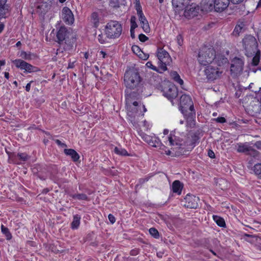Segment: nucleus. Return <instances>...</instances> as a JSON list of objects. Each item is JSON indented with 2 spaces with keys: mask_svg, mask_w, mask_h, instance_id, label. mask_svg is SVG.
<instances>
[{
  "mask_svg": "<svg viewBox=\"0 0 261 261\" xmlns=\"http://www.w3.org/2000/svg\"><path fill=\"white\" fill-rule=\"evenodd\" d=\"M135 94V92H133L125 96L126 108L128 119L134 125L138 123L139 118H143L144 113L147 111L144 105H142L140 102L135 100L134 98Z\"/></svg>",
  "mask_w": 261,
  "mask_h": 261,
  "instance_id": "1",
  "label": "nucleus"
},
{
  "mask_svg": "<svg viewBox=\"0 0 261 261\" xmlns=\"http://www.w3.org/2000/svg\"><path fill=\"white\" fill-rule=\"evenodd\" d=\"M198 61L200 64L203 66L216 63L219 66H221L228 63L227 58L220 55L216 56L214 49L208 46H204L200 48Z\"/></svg>",
  "mask_w": 261,
  "mask_h": 261,
  "instance_id": "2",
  "label": "nucleus"
},
{
  "mask_svg": "<svg viewBox=\"0 0 261 261\" xmlns=\"http://www.w3.org/2000/svg\"><path fill=\"white\" fill-rule=\"evenodd\" d=\"M175 131L171 132L168 137L169 145L174 147L175 148H184L185 147H182V146H189V148H193L199 139L197 135L190 133L188 135L187 140L185 142V144H184L182 143V140L175 135Z\"/></svg>",
  "mask_w": 261,
  "mask_h": 261,
  "instance_id": "3",
  "label": "nucleus"
},
{
  "mask_svg": "<svg viewBox=\"0 0 261 261\" xmlns=\"http://www.w3.org/2000/svg\"><path fill=\"white\" fill-rule=\"evenodd\" d=\"M124 81L127 88L138 91L141 88V77L139 73L134 70H129L124 74Z\"/></svg>",
  "mask_w": 261,
  "mask_h": 261,
  "instance_id": "4",
  "label": "nucleus"
},
{
  "mask_svg": "<svg viewBox=\"0 0 261 261\" xmlns=\"http://www.w3.org/2000/svg\"><path fill=\"white\" fill-rule=\"evenodd\" d=\"M122 32V25L116 20L110 21L105 27V35L109 39L118 38L121 35Z\"/></svg>",
  "mask_w": 261,
  "mask_h": 261,
  "instance_id": "5",
  "label": "nucleus"
},
{
  "mask_svg": "<svg viewBox=\"0 0 261 261\" xmlns=\"http://www.w3.org/2000/svg\"><path fill=\"white\" fill-rule=\"evenodd\" d=\"M243 44L245 50V55L247 57L254 55L258 50L256 40L254 37L251 35L246 36L243 40Z\"/></svg>",
  "mask_w": 261,
  "mask_h": 261,
  "instance_id": "6",
  "label": "nucleus"
},
{
  "mask_svg": "<svg viewBox=\"0 0 261 261\" xmlns=\"http://www.w3.org/2000/svg\"><path fill=\"white\" fill-rule=\"evenodd\" d=\"M159 59V66L161 72H164L167 70V66L172 62V59L169 53L163 48L158 49L156 53Z\"/></svg>",
  "mask_w": 261,
  "mask_h": 261,
  "instance_id": "7",
  "label": "nucleus"
},
{
  "mask_svg": "<svg viewBox=\"0 0 261 261\" xmlns=\"http://www.w3.org/2000/svg\"><path fill=\"white\" fill-rule=\"evenodd\" d=\"M179 105L180 110L185 116L189 112H191L192 114L194 113L193 103L189 95L183 94L180 97Z\"/></svg>",
  "mask_w": 261,
  "mask_h": 261,
  "instance_id": "8",
  "label": "nucleus"
},
{
  "mask_svg": "<svg viewBox=\"0 0 261 261\" xmlns=\"http://www.w3.org/2000/svg\"><path fill=\"white\" fill-rule=\"evenodd\" d=\"M212 65L205 66L204 69V75L209 82H213L220 77L223 72L218 67Z\"/></svg>",
  "mask_w": 261,
  "mask_h": 261,
  "instance_id": "9",
  "label": "nucleus"
},
{
  "mask_svg": "<svg viewBox=\"0 0 261 261\" xmlns=\"http://www.w3.org/2000/svg\"><path fill=\"white\" fill-rule=\"evenodd\" d=\"M244 62L239 58H234L231 61L230 71L231 74L237 75L240 74L243 70Z\"/></svg>",
  "mask_w": 261,
  "mask_h": 261,
  "instance_id": "10",
  "label": "nucleus"
},
{
  "mask_svg": "<svg viewBox=\"0 0 261 261\" xmlns=\"http://www.w3.org/2000/svg\"><path fill=\"white\" fill-rule=\"evenodd\" d=\"M163 95L171 101L177 96V89L175 85L169 84L163 90Z\"/></svg>",
  "mask_w": 261,
  "mask_h": 261,
  "instance_id": "11",
  "label": "nucleus"
},
{
  "mask_svg": "<svg viewBox=\"0 0 261 261\" xmlns=\"http://www.w3.org/2000/svg\"><path fill=\"white\" fill-rule=\"evenodd\" d=\"M139 135L144 141L152 147H156L161 144V140L155 135H148L142 132L139 133Z\"/></svg>",
  "mask_w": 261,
  "mask_h": 261,
  "instance_id": "12",
  "label": "nucleus"
},
{
  "mask_svg": "<svg viewBox=\"0 0 261 261\" xmlns=\"http://www.w3.org/2000/svg\"><path fill=\"white\" fill-rule=\"evenodd\" d=\"M13 62L17 68L24 70L25 72L31 73L36 71L35 67L21 59H16Z\"/></svg>",
  "mask_w": 261,
  "mask_h": 261,
  "instance_id": "13",
  "label": "nucleus"
},
{
  "mask_svg": "<svg viewBox=\"0 0 261 261\" xmlns=\"http://www.w3.org/2000/svg\"><path fill=\"white\" fill-rule=\"evenodd\" d=\"M61 17L64 22L67 24H72L74 21V15L71 10L65 7L62 10Z\"/></svg>",
  "mask_w": 261,
  "mask_h": 261,
  "instance_id": "14",
  "label": "nucleus"
},
{
  "mask_svg": "<svg viewBox=\"0 0 261 261\" xmlns=\"http://www.w3.org/2000/svg\"><path fill=\"white\" fill-rule=\"evenodd\" d=\"M184 205L190 208H196L198 205V202L199 199L198 197L191 194H187L185 198Z\"/></svg>",
  "mask_w": 261,
  "mask_h": 261,
  "instance_id": "15",
  "label": "nucleus"
},
{
  "mask_svg": "<svg viewBox=\"0 0 261 261\" xmlns=\"http://www.w3.org/2000/svg\"><path fill=\"white\" fill-rule=\"evenodd\" d=\"M199 8L195 4L187 6L184 11V16L188 19H190L196 16L198 13Z\"/></svg>",
  "mask_w": 261,
  "mask_h": 261,
  "instance_id": "16",
  "label": "nucleus"
},
{
  "mask_svg": "<svg viewBox=\"0 0 261 261\" xmlns=\"http://www.w3.org/2000/svg\"><path fill=\"white\" fill-rule=\"evenodd\" d=\"M215 0H201L200 7L203 11H211L215 7Z\"/></svg>",
  "mask_w": 261,
  "mask_h": 261,
  "instance_id": "17",
  "label": "nucleus"
},
{
  "mask_svg": "<svg viewBox=\"0 0 261 261\" xmlns=\"http://www.w3.org/2000/svg\"><path fill=\"white\" fill-rule=\"evenodd\" d=\"M229 0H215L214 9L217 12H222L227 8Z\"/></svg>",
  "mask_w": 261,
  "mask_h": 261,
  "instance_id": "18",
  "label": "nucleus"
},
{
  "mask_svg": "<svg viewBox=\"0 0 261 261\" xmlns=\"http://www.w3.org/2000/svg\"><path fill=\"white\" fill-rule=\"evenodd\" d=\"M10 7L6 2L0 4V19L8 17L10 13Z\"/></svg>",
  "mask_w": 261,
  "mask_h": 261,
  "instance_id": "19",
  "label": "nucleus"
},
{
  "mask_svg": "<svg viewBox=\"0 0 261 261\" xmlns=\"http://www.w3.org/2000/svg\"><path fill=\"white\" fill-rule=\"evenodd\" d=\"M67 30L64 27H61L58 30L57 34V38L59 43H61L65 40L67 36Z\"/></svg>",
  "mask_w": 261,
  "mask_h": 261,
  "instance_id": "20",
  "label": "nucleus"
},
{
  "mask_svg": "<svg viewBox=\"0 0 261 261\" xmlns=\"http://www.w3.org/2000/svg\"><path fill=\"white\" fill-rule=\"evenodd\" d=\"M132 50L140 58L143 60H147L148 58V55L145 54L140 49V48L137 45H133L132 46Z\"/></svg>",
  "mask_w": 261,
  "mask_h": 261,
  "instance_id": "21",
  "label": "nucleus"
},
{
  "mask_svg": "<svg viewBox=\"0 0 261 261\" xmlns=\"http://www.w3.org/2000/svg\"><path fill=\"white\" fill-rule=\"evenodd\" d=\"M182 185L179 180H175L172 185V190L173 193L180 195L181 193Z\"/></svg>",
  "mask_w": 261,
  "mask_h": 261,
  "instance_id": "22",
  "label": "nucleus"
},
{
  "mask_svg": "<svg viewBox=\"0 0 261 261\" xmlns=\"http://www.w3.org/2000/svg\"><path fill=\"white\" fill-rule=\"evenodd\" d=\"M64 152L65 154L70 156L74 162L77 161L80 158L79 154L74 149H65Z\"/></svg>",
  "mask_w": 261,
  "mask_h": 261,
  "instance_id": "23",
  "label": "nucleus"
},
{
  "mask_svg": "<svg viewBox=\"0 0 261 261\" xmlns=\"http://www.w3.org/2000/svg\"><path fill=\"white\" fill-rule=\"evenodd\" d=\"M81 219V216L77 214L73 216V220L71 224V227L72 229H76L78 228L80 224Z\"/></svg>",
  "mask_w": 261,
  "mask_h": 261,
  "instance_id": "24",
  "label": "nucleus"
},
{
  "mask_svg": "<svg viewBox=\"0 0 261 261\" xmlns=\"http://www.w3.org/2000/svg\"><path fill=\"white\" fill-rule=\"evenodd\" d=\"M69 196L74 199H77L79 200L89 201V200L88 196L84 193L70 194H69Z\"/></svg>",
  "mask_w": 261,
  "mask_h": 261,
  "instance_id": "25",
  "label": "nucleus"
},
{
  "mask_svg": "<svg viewBox=\"0 0 261 261\" xmlns=\"http://www.w3.org/2000/svg\"><path fill=\"white\" fill-rule=\"evenodd\" d=\"M251 150V147L247 143L238 144L237 151L239 152H247Z\"/></svg>",
  "mask_w": 261,
  "mask_h": 261,
  "instance_id": "26",
  "label": "nucleus"
},
{
  "mask_svg": "<svg viewBox=\"0 0 261 261\" xmlns=\"http://www.w3.org/2000/svg\"><path fill=\"white\" fill-rule=\"evenodd\" d=\"M195 115V112L194 114L191 113V112H189V116L187 118V127H193L195 125V120L193 118V116Z\"/></svg>",
  "mask_w": 261,
  "mask_h": 261,
  "instance_id": "27",
  "label": "nucleus"
},
{
  "mask_svg": "<svg viewBox=\"0 0 261 261\" xmlns=\"http://www.w3.org/2000/svg\"><path fill=\"white\" fill-rule=\"evenodd\" d=\"M170 75L175 82L178 83L180 85L184 84V81L180 79L179 75L176 71H172L170 73Z\"/></svg>",
  "mask_w": 261,
  "mask_h": 261,
  "instance_id": "28",
  "label": "nucleus"
},
{
  "mask_svg": "<svg viewBox=\"0 0 261 261\" xmlns=\"http://www.w3.org/2000/svg\"><path fill=\"white\" fill-rule=\"evenodd\" d=\"M91 21L93 24V26L97 28L99 25V19L98 15L97 13L94 12L91 15Z\"/></svg>",
  "mask_w": 261,
  "mask_h": 261,
  "instance_id": "29",
  "label": "nucleus"
},
{
  "mask_svg": "<svg viewBox=\"0 0 261 261\" xmlns=\"http://www.w3.org/2000/svg\"><path fill=\"white\" fill-rule=\"evenodd\" d=\"M114 152L118 155L122 156H128L129 155L127 151L124 148L121 147H115L114 148Z\"/></svg>",
  "mask_w": 261,
  "mask_h": 261,
  "instance_id": "30",
  "label": "nucleus"
},
{
  "mask_svg": "<svg viewBox=\"0 0 261 261\" xmlns=\"http://www.w3.org/2000/svg\"><path fill=\"white\" fill-rule=\"evenodd\" d=\"M213 218L214 221L216 223V224L218 226H219L220 227H225V221L222 218H221L218 216H216V215H214L213 216Z\"/></svg>",
  "mask_w": 261,
  "mask_h": 261,
  "instance_id": "31",
  "label": "nucleus"
},
{
  "mask_svg": "<svg viewBox=\"0 0 261 261\" xmlns=\"http://www.w3.org/2000/svg\"><path fill=\"white\" fill-rule=\"evenodd\" d=\"M156 147H159L160 151L162 154H166L168 155H170V150L168 149L167 147L164 144H163L161 142V144H159V145Z\"/></svg>",
  "mask_w": 261,
  "mask_h": 261,
  "instance_id": "32",
  "label": "nucleus"
},
{
  "mask_svg": "<svg viewBox=\"0 0 261 261\" xmlns=\"http://www.w3.org/2000/svg\"><path fill=\"white\" fill-rule=\"evenodd\" d=\"M1 230L3 234H4L7 240H10L12 238V235L9 229L5 227L4 225H1Z\"/></svg>",
  "mask_w": 261,
  "mask_h": 261,
  "instance_id": "33",
  "label": "nucleus"
},
{
  "mask_svg": "<svg viewBox=\"0 0 261 261\" xmlns=\"http://www.w3.org/2000/svg\"><path fill=\"white\" fill-rule=\"evenodd\" d=\"M255 56L252 59V64L254 66H256L258 64L260 59V51L258 50V51H256L255 54Z\"/></svg>",
  "mask_w": 261,
  "mask_h": 261,
  "instance_id": "34",
  "label": "nucleus"
},
{
  "mask_svg": "<svg viewBox=\"0 0 261 261\" xmlns=\"http://www.w3.org/2000/svg\"><path fill=\"white\" fill-rule=\"evenodd\" d=\"M244 27V24L243 22L237 24L234 29L233 34L236 35H239Z\"/></svg>",
  "mask_w": 261,
  "mask_h": 261,
  "instance_id": "35",
  "label": "nucleus"
},
{
  "mask_svg": "<svg viewBox=\"0 0 261 261\" xmlns=\"http://www.w3.org/2000/svg\"><path fill=\"white\" fill-rule=\"evenodd\" d=\"M254 172L260 178L261 177V163L256 164L254 166Z\"/></svg>",
  "mask_w": 261,
  "mask_h": 261,
  "instance_id": "36",
  "label": "nucleus"
},
{
  "mask_svg": "<svg viewBox=\"0 0 261 261\" xmlns=\"http://www.w3.org/2000/svg\"><path fill=\"white\" fill-rule=\"evenodd\" d=\"M149 232L150 235L155 239H158L160 237L159 231L155 228H150L149 229Z\"/></svg>",
  "mask_w": 261,
  "mask_h": 261,
  "instance_id": "37",
  "label": "nucleus"
},
{
  "mask_svg": "<svg viewBox=\"0 0 261 261\" xmlns=\"http://www.w3.org/2000/svg\"><path fill=\"white\" fill-rule=\"evenodd\" d=\"M146 66L151 69H152L154 71H155L159 73H163V72H161L160 70V67L159 68L156 67V66L152 65V63L151 62H147L146 64Z\"/></svg>",
  "mask_w": 261,
  "mask_h": 261,
  "instance_id": "38",
  "label": "nucleus"
},
{
  "mask_svg": "<svg viewBox=\"0 0 261 261\" xmlns=\"http://www.w3.org/2000/svg\"><path fill=\"white\" fill-rule=\"evenodd\" d=\"M136 17L135 16H132L130 17V29H135L138 27V24L136 22Z\"/></svg>",
  "mask_w": 261,
  "mask_h": 261,
  "instance_id": "39",
  "label": "nucleus"
},
{
  "mask_svg": "<svg viewBox=\"0 0 261 261\" xmlns=\"http://www.w3.org/2000/svg\"><path fill=\"white\" fill-rule=\"evenodd\" d=\"M107 36L106 37L105 35L101 33L100 34L98 35L97 39L100 43L103 44L107 42Z\"/></svg>",
  "mask_w": 261,
  "mask_h": 261,
  "instance_id": "40",
  "label": "nucleus"
},
{
  "mask_svg": "<svg viewBox=\"0 0 261 261\" xmlns=\"http://www.w3.org/2000/svg\"><path fill=\"white\" fill-rule=\"evenodd\" d=\"M141 24L142 28L145 33H147L150 32V27L148 21H146L145 22H142Z\"/></svg>",
  "mask_w": 261,
  "mask_h": 261,
  "instance_id": "41",
  "label": "nucleus"
},
{
  "mask_svg": "<svg viewBox=\"0 0 261 261\" xmlns=\"http://www.w3.org/2000/svg\"><path fill=\"white\" fill-rule=\"evenodd\" d=\"M138 16L139 17V20L140 22V23L142 22H145L147 20L146 17H145L143 13L139 12V14H138Z\"/></svg>",
  "mask_w": 261,
  "mask_h": 261,
  "instance_id": "42",
  "label": "nucleus"
},
{
  "mask_svg": "<svg viewBox=\"0 0 261 261\" xmlns=\"http://www.w3.org/2000/svg\"><path fill=\"white\" fill-rule=\"evenodd\" d=\"M17 156L22 161H25L28 159V155L24 153H18Z\"/></svg>",
  "mask_w": 261,
  "mask_h": 261,
  "instance_id": "43",
  "label": "nucleus"
},
{
  "mask_svg": "<svg viewBox=\"0 0 261 261\" xmlns=\"http://www.w3.org/2000/svg\"><path fill=\"white\" fill-rule=\"evenodd\" d=\"M176 41H177V42L179 46H181L182 45V43H183V38H182V36H181V35L178 34L176 36Z\"/></svg>",
  "mask_w": 261,
  "mask_h": 261,
  "instance_id": "44",
  "label": "nucleus"
},
{
  "mask_svg": "<svg viewBox=\"0 0 261 261\" xmlns=\"http://www.w3.org/2000/svg\"><path fill=\"white\" fill-rule=\"evenodd\" d=\"M139 39L140 41L144 42L148 39V38L144 34H141L139 35Z\"/></svg>",
  "mask_w": 261,
  "mask_h": 261,
  "instance_id": "45",
  "label": "nucleus"
},
{
  "mask_svg": "<svg viewBox=\"0 0 261 261\" xmlns=\"http://www.w3.org/2000/svg\"><path fill=\"white\" fill-rule=\"evenodd\" d=\"M110 3L112 7H116L119 5L118 0H110Z\"/></svg>",
  "mask_w": 261,
  "mask_h": 261,
  "instance_id": "46",
  "label": "nucleus"
},
{
  "mask_svg": "<svg viewBox=\"0 0 261 261\" xmlns=\"http://www.w3.org/2000/svg\"><path fill=\"white\" fill-rule=\"evenodd\" d=\"M108 219L112 224H114L116 221L115 218L112 214L108 215Z\"/></svg>",
  "mask_w": 261,
  "mask_h": 261,
  "instance_id": "47",
  "label": "nucleus"
},
{
  "mask_svg": "<svg viewBox=\"0 0 261 261\" xmlns=\"http://www.w3.org/2000/svg\"><path fill=\"white\" fill-rule=\"evenodd\" d=\"M215 120H216V122L221 123H223L226 122L225 118L223 117H218Z\"/></svg>",
  "mask_w": 261,
  "mask_h": 261,
  "instance_id": "48",
  "label": "nucleus"
},
{
  "mask_svg": "<svg viewBox=\"0 0 261 261\" xmlns=\"http://www.w3.org/2000/svg\"><path fill=\"white\" fill-rule=\"evenodd\" d=\"M144 126L146 127L147 130L149 129L151 127V125L150 124H149V123H148L145 120L144 121Z\"/></svg>",
  "mask_w": 261,
  "mask_h": 261,
  "instance_id": "49",
  "label": "nucleus"
},
{
  "mask_svg": "<svg viewBox=\"0 0 261 261\" xmlns=\"http://www.w3.org/2000/svg\"><path fill=\"white\" fill-rule=\"evenodd\" d=\"M33 82V81H31L30 83H28L25 86V90L27 92H29L31 89V83Z\"/></svg>",
  "mask_w": 261,
  "mask_h": 261,
  "instance_id": "50",
  "label": "nucleus"
},
{
  "mask_svg": "<svg viewBox=\"0 0 261 261\" xmlns=\"http://www.w3.org/2000/svg\"><path fill=\"white\" fill-rule=\"evenodd\" d=\"M208 156L211 158H215V153L214 152L211 150H210L208 151Z\"/></svg>",
  "mask_w": 261,
  "mask_h": 261,
  "instance_id": "51",
  "label": "nucleus"
},
{
  "mask_svg": "<svg viewBox=\"0 0 261 261\" xmlns=\"http://www.w3.org/2000/svg\"><path fill=\"white\" fill-rule=\"evenodd\" d=\"M135 29H130V36L133 39L135 38Z\"/></svg>",
  "mask_w": 261,
  "mask_h": 261,
  "instance_id": "52",
  "label": "nucleus"
},
{
  "mask_svg": "<svg viewBox=\"0 0 261 261\" xmlns=\"http://www.w3.org/2000/svg\"><path fill=\"white\" fill-rule=\"evenodd\" d=\"M135 8L137 10V14H139L140 12V13H143L142 10L141 6H137V7H135Z\"/></svg>",
  "mask_w": 261,
  "mask_h": 261,
  "instance_id": "53",
  "label": "nucleus"
},
{
  "mask_svg": "<svg viewBox=\"0 0 261 261\" xmlns=\"http://www.w3.org/2000/svg\"><path fill=\"white\" fill-rule=\"evenodd\" d=\"M56 143L59 145H61L62 146H66V145L64 144V143H63L61 142V141H60L59 140H56Z\"/></svg>",
  "mask_w": 261,
  "mask_h": 261,
  "instance_id": "54",
  "label": "nucleus"
},
{
  "mask_svg": "<svg viewBox=\"0 0 261 261\" xmlns=\"http://www.w3.org/2000/svg\"><path fill=\"white\" fill-rule=\"evenodd\" d=\"M74 62H69V64H68V68H72L74 67Z\"/></svg>",
  "mask_w": 261,
  "mask_h": 261,
  "instance_id": "55",
  "label": "nucleus"
},
{
  "mask_svg": "<svg viewBox=\"0 0 261 261\" xmlns=\"http://www.w3.org/2000/svg\"><path fill=\"white\" fill-rule=\"evenodd\" d=\"M233 4H239L242 2L243 0H230Z\"/></svg>",
  "mask_w": 261,
  "mask_h": 261,
  "instance_id": "56",
  "label": "nucleus"
},
{
  "mask_svg": "<svg viewBox=\"0 0 261 261\" xmlns=\"http://www.w3.org/2000/svg\"><path fill=\"white\" fill-rule=\"evenodd\" d=\"M130 253L133 255H135L138 253V251L137 250H132V251H131Z\"/></svg>",
  "mask_w": 261,
  "mask_h": 261,
  "instance_id": "57",
  "label": "nucleus"
},
{
  "mask_svg": "<svg viewBox=\"0 0 261 261\" xmlns=\"http://www.w3.org/2000/svg\"><path fill=\"white\" fill-rule=\"evenodd\" d=\"M89 56V54L88 53V52H85L84 53V57L86 60H87L88 59Z\"/></svg>",
  "mask_w": 261,
  "mask_h": 261,
  "instance_id": "58",
  "label": "nucleus"
},
{
  "mask_svg": "<svg viewBox=\"0 0 261 261\" xmlns=\"http://www.w3.org/2000/svg\"><path fill=\"white\" fill-rule=\"evenodd\" d=\"M4 29V24L3 23L0 24V33L3 31Z\"/></svg>",
  "mask_w": 261,
  "mask_h": 261,
  "instance_id": "59",
  "label": "nucleus"
},
{
  "mask_svg": "<svg viewBox=\"0 0 261 261\" xmlns=\"http://www.w3.org/2000/svg\"><path fill=\"white\" fill-rule=\"evenodd\" d=\"M141 6L140 1L136 0L135 7H137V6Z\"/></svg>",
  "mask_w": 261,
  "mask_h": 261,
  "instance_id": "60",
  "label": "nucleus"
},
{
  "mask_svg": "<svg viewBox=\"0 0 261 261\" xmlns=\"http://www.w3.org/2000/svg\"><path fill=\"white\" fill-rule=\"evenodd\" d=\"M5 60H0V66H4L5 65Z\"/></svg>",
  "mask_w": 261,
  "mask_h": 261,
  "instance_id": "61",
  "label": "nucleus"
},
{
  "mask_svg": "<svg viewBox=\"0 0 261 261\" xmlns=\"http://www.w3.org/2000/svg\"><path fill=\"white\" fill-rule=\"evenodd\" d=\"M4 75H5V77L7 79H8L9 77V73L8 72H5L4 73Z\"/></svg>",
  "mask_w": 261,
  "mask_h": 261,
  "instance_id": "62",
  "label": "nucleus"
},
{
  "mask_svg": "<svg viewBox=\"0 0 261 261\" xmlns=\"http://www.w3.org/2000/svg\"><path fill=\"white\" fill-rule=\"evenodd\" d=\"M169 133V130L167 129H165L163 131V134L166 135H167Z\"/></svg>",
  "mask_w": 261,
  "mask_h": 261,
  "instance_id": "63",
  "label": "nucleus"
},
{
  "mask_svg": "<svg viewBox=\"0 0 261 261\" xmlns=\"http://www.w3.org/2000/svg\"><path fill=\"white\" fill-rule=\"evenodd\" d=\"M100 54L102 55V57L103 58H105V56H106V53L104 51H101L100 52Z\"/></svg>",
  "mask_w": 261,
  "mask_h": 261,
  "instance_id": "64",
  "label": "nucleus"
}]
</instances>
